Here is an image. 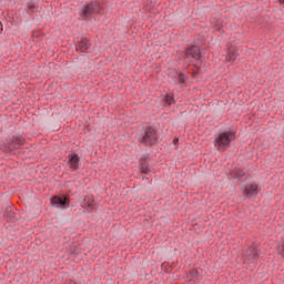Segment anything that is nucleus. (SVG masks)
Returning <instances> with one entry per match:
<instances>
[{
    "label": "nucleus",
    "mask_w": 284,
    "mask_h": 284,
    "mask_svg": "<svg viewBox=\"0 0 284 284\" xmlns=\"http://www.w3.org/2000/svg\"><path fill=\"white\" fill-rule=\"evenodd\" d=\"M138 143L144 148H154L159 143V130L156 126L145 123L136 133Z\"/></svg>",
    "instance_id": "f257e3e1"
},
{
    "label": "nucleus",
    "mask_w": 284,
    "mask_h": 284,
    "mask_svg": "<svg viewBox=\"0 0 284 284\" xmlns=\"http://www.w3.org/2000/svg\"><path fill=\"white\" fill-rule=\"evenodd\" d=\"M215 140L213 141L214 148L220 152H225L227 148L232 145L233 141H236V130L230 129L226 131H222L214 135Z\"/></svg>",
    "instance_id": "f03ea898"
},
{
    "label": "nucleus",
    "mask_w": 284,
    "mask_h": 284,
    "mask_svg": "<svg viewBox=\"0 0 284 284\" xmlns=\"http://www.w3.org/2000/svg\"><path fill=\"white\" fill-rule=\"evenodd\" d=\"M101 10H103L101 2L99 0H91L79 9L80 21H90V18L94 17V14H101Z\"/></svg>",
    "instance_id": "7ed1b4c3"
},
{
    "label": "nucleus",
    "mask_w": 284,
    "mask_h": 284,
    "mask_svg": "<svg viewBox=\"0 0 284 284\" xmlns=\"http://www.w3.org/2000/svg\"><path fill=\"white\" fill-rule=\"evenodd\" d=\"M184 63H194V61H201L203 55L201 54V47L197 44H187L182 52H180Z\"/></svg>",
    "instance_id": "20e7f679"
},
{
    "label": "nucleus",
    "mask_w": 284,
    "mask_h": 284,
    "mask_svg": "<svg viewBox=\"0 0 284 284\" xmlns=\"http://www.w3.org/2000/svg\"><path fill=\"white\" fill-rule=\"evenodd\" d=\"M26 139L21 135H11L6 139V141L0 145V150L4 152V154H11L14 150H19L21 145H24Z\"/></svg>",
    "instance_id": "39448f33"
},
{
    "label": "nucleus",
    "mask_w": 284,
    "mask_h": 284,
    "mask_svg": "<svg viewBox=\"0 0 284 284\" xmlns=\"http://www.w3.org/2000/svg\"><path fill=\"white\" fill-rule=\"evenodd\" d=\"M50 204L57 210H70V195H53L50 199Z\"/></svg>",
    "instance_id": "423d86ee"
},
{
    "label": "nucleus",
    "mask_w": 284,
    "mask_h": 284,
    "mask_svg": "<svg viewBox=\"0 0 284 284\" xmlns=\"http://www.w3.org/2000/svg\"><path fill=\"white\" fill-rule=\"evenodd\" d=\"M152 158H150V153H144L139 159V169L141 174H150L152 172V165L150 164Z\"/></svg>",
    "instance_id": "0eeeda50"
},
{
    "label": "nucleus",
    "mask_w": 284,
    "mask_h": 284,
    "mask_svg": "<svg viewBox=\"0 0 284 284\" xmlns=\"http://www.w3.org/2000/svg\"><path fill=\"white\" fill-rule=\"evenodd\" d=\"M243 256L246 261L256 263L257 258H260V256H261V250H258V247H256V246H248L245 250Z\"/></svg>",
    "instance_id": "6e6552de"
},
{
    "label": "nucleus",
    "mask_w": 284,
    "mask_h": 284,
    "mask_svg": "<svg viewBox=\"0 0 284 284\" xmlns=\"http://www.w3.org/2000/svg\"><path fill=\"white\" fill-rule=\"evenodd\" d=\"M71 172H77L81 168V158L78 153H71L67 156Z\"/></svg>",
    "instance_id": "1a4fd4ad"
},
{
    "label": "nucleus",
    "mask_w": 284,
    "mask_h": 284,
    "mask_svg": "<svg viewBox=\"0 0 284 284\" xmlns=\"http://www.w3.org/2000/svg\"><path fill=\"white\" fill-rule=\"evenodd\" d=\"M90 40L87 38H82L78 43L75 44L77 52H88L90 50Z\"/></svg>",
    "instance_id": "9d476101"
},
{
    "label": "nucleus",
    "mask_w": 284,
    "mask_h": 284,
    "mask_svg": "<svg viewBox=\"0 0 284 284\" xmlns=\"http://www.w3.org/2000/svg\"><path fill=\"white\" fill-rule=\"evenodd\" d=\"M94 205H95L94 199L90 196H85L81 202V207H84L85 210H88L89 214H92L94 210Z\"/></svg>",
    "instance_id": "9b49d317"
},
{
    "label": "nucleus",
    "mask_w": 284,
    "mask_h": 284,
    "mask_svg": "<svg viewBox=\"0 0 284 284\" xmlns=\"http://www.w3.org/2000/svg\"><path fill=\"white\" fill-rule=\"evenodd\" d=\"M244 195L245 196H258V184H247L244 187Z\"/></svg>",
    "instance_id": "f8f14e48"
},
{
    "label": "nucleus",
    "mask_w": 284,
    "mask_h": 284,
    "mask_svg": "<svg viewBox=\"0 0 284 284\" xmlns=\"http://www.w3.org/2000/svg\"><path fill=\"white\" fill-rule=\"evenodd\" d=\"M245 174H246L245 169H241V168H235L230 173L231 179H236L237 181H241L243 176H245Z\"/></svg>",
    "instance_id": "ddd939ff"
},
{
    "label": "nucleus",
    "mask_w": 284,
    "mask_h": 284,
    "mask_svg": "<svg viewBox=\"0 0 284 284\" xmlns=\"http://www.w3.org/2000/svg\"><path fill=\"white\" fill-rule=\"evenodd\" d=\"M162 101H163L165 108H170V105H174V103H176L174 95L171 93H166V94L162 95Z\"/></svg>",
    "instance_id": "4468645a"
},
{
    "label": "nucleus",
    "mask_w": 284,
    "mask_h": 284,
    "mask_svg": "<svg viewBox=\"0 0 284 284\" xmlns=\"http://www.w3.org/2000/svg\"><path fill=\"white\" fill-rule=\"evenodd\" d=\"M3 216L7 220V223H14L17 213L13 212L11 206H7L6 213L3 214Z\"/></svg>",
    "instance_id": "2eb2a0df"
},
{
    "label": "nucleus",
    "mask_w": 284,
    "mask_h": 284,
    "mask_svg": "<svg viewBox=\"0 0 284 284\" xmlns=\"http://www.w3.org/2000/svg\"><path fill=\"white\" fill-rule=\"evenodd\" d=\"M27 8L31 12V14H34L39 12V1L38 0H31L27 2Z\"/></svg>",
    "instance_id": "dca6fc26"
},
{
    "label": "nucleus",
    "mask_w": 284,
    "mask_h": 284,
    "mask_svg": "<svg viewBox=\"0 0 284 284\" xmlns=\"http://www.w3.org/2000/svg\"><path fill=\"white\" fill-rule=\"evenodd\" d=\"M237 58H239V51H236V49L234 48L229 49L226 53V61L233 63V61H236Z\"/></svg>",
    "instance_id": "f3484780"
},
{
    "label": "nucleus",
    "mask_w": 284,
    "mask_h": 284,
    "mask_svg": "<svg viewBox=\"0 0 284 284\" xmlns=\"http://www.w3.org/2000/svg\"><path fill=\"white\" fill-rule=\"evenodd\" d=\"M175 74H178V83H180L181 85H183V83L187 82L189 78H187V75L185 73H183V72L178 73L175 71Z\"/></svg>",
    "instance_id": "a211bd4d"
},
{
    "label": "nucleus",
    "mask_w": 284,
    "mask_h": 284,
    "mask_svg": "<svg viewBox=\"0 0 284 284\" xmlns=\"http://www.w3.org/2000/svg\"><path fill=\"white\" fill-rule=\"evenodd\" d=\"M69 252L71 254V256H74V258H77V256H79V247L72 245L69 247Z\"/></svg>",
    "instance_id": "6ab92c4d"
},
{
    "label": "nucleus",
    "mask_w": 284,
    "mask_h": 284,
    "mask_svg": "<svg viewBox=\"0 0 284 284\" xmlns=\"http://www.w3.org/2000/svg\"><path fill=\"white\" fill-rule=\"evenodd\" d=\"M200 274H199V271L196 268H192L190 272H189V275L187 277L190 278H199Z\"/></svg>",
    "instance_id": "aec40b11"
},
{
    "label": "nucleus",
    "mask_w": 284,
    "mask_h": 284,
    "mask_svg": "<svg viewBox=\"0 0 284 284\" xmlns=\"http://www.w3.org/2000/svg\"><path fill=\"white\" fill-rule=\"evenodd\" d=\"M173 144H174V145H179V138H174V139H173Z\"/></svg>",
    "instance_id": "412c9836"
},
{
    "label": "nucleus",
    "mask_w": 284,
    "mask_h": 284,
    "mask_svg": "<svg viewBox=\"0 0 284 284\" xmlns=\"http://www.w3.org/2000/svg\"><path fill=\"white\" fill-rule=\"evenodd\" d=\"M217 32H223V27H216L215 29Z\"/></svg>",
    "instance_id": "4be33fe9"
},
{
    "label": "nucleus",
    "mask_w": 284,
    "mask_h": 284,
    "mask_svg": "<svg viewBox=\"0 0 284 284\" xmlns=\"http://www.w3.org/2000/svg\"><path fill=\"white\" fill-rule=\"evenodd\" d=\"M187 283H190V284H196V282H195L194 280H192V278L189 280Z\"/></svg>",
    "instance_id": "5701e85b"
},
{
    "label": "nucleus",
    "mask_w": 284,
    "mask_h": 284,
    "mask_svg": "<svg viewBox=\"0 0 284 284\" xmlns=\"http://www.w3.org/2000/svg\"><path fill=\"white\" fill-rule=\"evenodd\" d=\"M0 32H3V23L0 22Z\"/></svg>",
    "instance_id": "b1692460"
},
{
    "label": "nucleus",
    "mask_w": 284,
    "mask_h": 284,
    "mask_svg": "<svg viewBox=\"0 0 284 284\" xmlns=\"http://www.w3.org/2000/svg\"><path fill=\"white\" fill-rule=\"evenodd\" d=\"M278 3H281V6H284V0H278Z\"/></svg>",
    "instance_id": "393cba45"
},
{
    "label": "nucleus",
    "mask_w": 284,
    "mask_h": 284,
    "mask_svg": "<svg viewBox=\"0 0 284 284\" xmlns=\"http://www.w3.org/2000/svg\"><path fill=\"white\" fill-rule=\"evenodd\" d=\"M143 180H148V178L144 176Z\"/></svg>",
    "instance_id": "a878e982"
}]
</instances>
